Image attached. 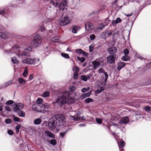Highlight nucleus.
I'll list each match as a JSON object with an SVG mask.
<instances>
[{
    "label": "nucleus",
    "instance_id": "6ab92c4d",
    "mask_svg": "<svg viewBox=\"0 0 151 151\" xmlns=\"http://www.w3.org/2000/svg\"><path fill=\"white\" fill-rule=\"evenodd\" d=\"M80 29V27L79 26H74L73 27L72 29V32L73 33H76L77 31Z\"/></svg>",
    "mask_w": 151,
    "mask_h": 151
},
{
    "label": "nucleus",
    "instance_id": "bb28decb",
    "mask_svg": "<svg viewBox=\"0 0 151 151\" xmlns=\"http://www.w3.org/2000/svg\"><path fill=\"white\" fill-rule=\"evenodd\" d=\"M41 120L39 118L35 119L34 121V124H39L41 123Z\"/></svg>",
    "mask_w": 151,
    "mask_h": 151
},
{
    "label": "nucleus",
    "instance_id": "72a5a7b5",
    "mask_svg": "<svg viewBox=\"0 0 151 151\" xmlns=\"http://www.w3.org/2000/svg\"><path fill=\"white\" fill-rule=\"evenodd\" d=\"M93 101V99L90 98L86 99L85 100V102L88 103H89L90 102H92Z\"/></svg>",
    "mask_w": 151,
    "mask_h": 151
},
{
    "label": "nucleus",
    "instance_id": "7ed1b4c3",
    "mask_svg": "<svg viewBox=\"0 0 151 151\" xmlns=\"http://www.w3.org/2000/svg\"><path fill=\"white\" fill-rule=\"evenodd\" d=\"M69 94V91H65L64 93V95L58 97L55 100V102L60 106L64 104L66 102L67 98L68 97Z\"/></svg>",
    "mask_w": 151,
    "mask_h": 151
},
{
    "label": "nucleus",
    "instance_id": "c85d7f7f",
    "mask_svg": "<svg viewBox=\"0 0 151 151\" xmlns=\"http://www.w3.org/2000/svg\"><path fill=\"white\" fill-rule=\"evenodd\" d=\"M18 81L20 83L24 84L26 83V81L22 78H19L18 79Z\"/></svg>",
    "mask_w": 151,
    "mask_h": 151
},
{
    "label": "nucleus",
    "instance_id": "393cba45",
    "mask_svg": "<svg viewBox=\"0 0 151 151\" xmlns=\"http://www.w3.org/2000/svg\"><path fill=\"white\" fill-rule=\"evenodd\" d=\"M70 118L71 120L75 121H78L80 120V118L78 116H70Z\"/></svg>",
    "mask_w": 151,
    "mask_h": 151
},
{
    "label": "nucleus",
    "instance_id": "a19ab883",
    "mask_svg": "<svg viewBox=\"0 0 151 151\" xmlns=\"http://www.w3.org/2000/svg\"><path fill=\"white\" fill-rule=\"evenodd\" d=\"M49 93L48 92L46 91L43 94V97H47L49 96Z\"/></svg>",
    "mask_w": 151,
    "mask_h": 151
},
{
    "label": "nucleus",
    "instance_id": "5fc2aeb1",
    "mask_svg": "<svg viewBox=\"0 0 151 151\" xmlns=\"http://www.w3.org/2000/svg\"><path fill=\"white\" fill-rule=\"evenodd\" d=\"M13 101L12 100H9L6 101V104L7 105H10L13 103Z\"/></svg>",
    "mask_w": 151,
    "mask_h": 151
},
{
    "label": "nucleus",
    "instance_id": "69168bd1",
    "mask_svg": "<svg viewBox=\"0 0 151 151\" xmlns=\"http://www.w3.org/2000/svg\"><path fill=\"white\" fill-rule=\"evenodd\" d=\"M65 134H66V132H61L60 133V135L62 137H64V136L65 135Z\"/></svg>",
    "mask_w": 151,
    "mask_h": 151
},
{
    "label": "nucleus",
    "instance_id": "ddd939ff",
    "mask_svg": "<svg viewBox=\"0 0 151 151\" xmlns=\"http://www.w3.org/2000/svg\"><path fill=\"white\" fill-rule=\"evenodd\" d=\"M98 72L99 73H104V74L105 76V82H106L107 81V80L108 79V75L107 73L105 72L103 68H100L98 70Z\"/></svg>",
    "mask_w": 151,
    "mask_h": 151
},
{
    "label": "nucleus",
    "instance_id": "cd10ccee",
    "mask_svg": "<svg viewBox=\"0 0 151 151\" xmlns=\"http://www.w3.org/2000/svg\"><path fill=\"white\" fill-rule=\"evenodd\" d=\"M51 3L56 7H57V6H58V3L57 1V0H51Z\"/></svg>",
    "mask_w": 151,
    "mask_h": 151
},
{
    "label": "nucleus",
    "instance_id": "39448f33",
    "mask_svg": "<svg viewBox=\"0 0 151 151\" xmlns=\"http://www.w3.org/2000/svg\"><path fill=\"white\" fill-rule=\"evenodd\" d=\"M70 22V18L68 16H66L63 18H61L59 21V24L61 26L66 25Z\"/></svg>",
    "mask_w": 151,
    "mask_h": 151
},
{
    "label": "nucleus",
    "instance_id": "864d4df0",
    "mask_svg": "<svg viewBox=\"0 0 151 151\" xmlns=\"http://www.w3.org/2000/svg\"><path fill=\"white\" fill-rule=\"evenodd\" d=\"M96 121L98 123L101 124L102 121L101 119L97 118L96 119Z\"/></svg>",
    "mask_w": 151,
    "mask_h": 151
},
{
    "label": "nucleus",
    "instance_id": "4c0bfd02",
    "mask_svg": "<svg viewBox=\"0 0 151 151\" xmlns=\"http://www.w3.org/2000/svg\"><path fill=\"white\" fill-rule=\"evenodd\" d=\"M61 55L62 57L66 58H69V55L67 54L62 53L61 54Z\"/></svg>",
    "mask_w": 151,
    "mask_h": 151
},
{
    "label": "nucleus",
    "instance_id": "8fccbe9b",
    "mask_svg": "<svg viewBox=\"0 0 151 151\" xmlns=\"http://www.w3.org/2000/svg\"><path fill=\"white\" fill-rule=\"evenodd\" d=\"M12 81H10L6 83H5V85L6 86H7L12 84Z\"/></svg>",
    "mask_w": 151,
    "mask_h": 151
},
{
    "label": "nucleus",
    "instance_id": "20e7f679",
    "mask_svg": "<svg viewBox=\"0 0 151 151\" xmlns=\"http://www.w3.org/2000/svg\"><path fill=\"white\" fill-rule=\"evenodd\" d=\"M39 111L41 112H44L47 111V110L50 108V105L48 103H45L43 104L39 105Z\"/></svg>",
    "mask_w": 151,
    "mask_h": 151
},
{
    "label": "nucleus",
    "instance_id": "a18cd8bd",
    "mask_svg": "<svg viewBox=\"0 0 151 151\" xmlns=\"http://www.w3.org/2000/svg\"><path fill=\"white\" fill-rule=\"evenodd\" d=\"M89 89L90 88H83L82 89L81 91L85 93L88 91Z\"/></svg>",
    "mask_w": 151,
    "mask_h": 151
},
{
    "label": "nucleus",
    "instance_id": "052dcab7",
    "mask_svg": "<svg viewBox=\"0 0 151 151\" xmlns=\"http://www.w3.org/2000/svg\"><path fill=\"white\" fill-rule=\"evenodd\" d=\"M14 121L17 122H19L20 121V119L18 117H15L14 118Z\"/></svg>",
    "mask_w": 151,
    "mask_h": 151
},
{
    "label": "nucleus",
    "instance_id": "2eb2a0df",
    "mask_svg": "<svg viewBox=\"0 0 151 151\" xmlns=\"http://www.w3.org/2000/svg\"><path fill=\"white\" fill-rule=\"evenodd\" d=\"M92 63L93 65V69H94L99 68L101 66L100 63H99L98 60L96 59L95 60L93 61Z\"/></svg>",
    "mask_w": 151,
    "mask_h": 151
},
{
    "label": "nucleus",
    "instance_id": "423d86ee",
    "mask_svg": "<svg viewBox=\"0 0 151 151\" xmlns=\"http://www.w3.org/2000/svg\"><path fill=\"white\" fill-rule=\"evenodd\" d=\"M67 1L66 0H63L59 4H58L57 7L59 8L60 10L63 11L67 5Z\"/></svg>",
    "mask_w": 151,
    "mask_h": 151
},
{
    "label": "nucleus",
    "instance_id": "c9c22d12",
    "mask_svg": "<svg viewBox=\"0 0 151 151\" xmlns=\"http://www.w3.org/2000/svg\"><path fill=\"white\" fill-rule=\"evenodd\" d=\"M105 24H104L103 23H101L99 25L98 27V29H102L105 27Z\"/></svg>",
    "mask_w": 151,
    "mask_h": 151
},
{
    "label": "nucleus",
    "instance_id": "f03ea898",
    "mask_svg": "<svg viewBox=\"0 0 151 151\" xmlns=\"http://www.w3.org/2000/svg\"><path fill=\"white\" fill-rule=\"evenodd\" d=\"M42 40L41 37L38 35H36L33 40L32 41L29 47L25 49V50L31 51L32 48L36 47L38 46L41 42Z\"/></svg>",
    "mask_w": 151,
    "mask_h": 151
},
{
    "label": "nucleus",
    "instance_id": "c03bdc74",
    "mask_svg": "<svg viewBox=\"0 0 151 151\" xmlns=\"http://www.w3.org/2000/svg\"><path fill=\"white\" fill-rule=\"evenodd\" d=\"M12 120L10 119H7L5 120V122L6 124L10 123L12 122Z\"/></svg>",
    "mask_w": 151,
    "mask_h": 151
},
{
    "label": "nucleus",
    "instance_id": "6e6d98bb",
    "mask_svg": "<svg viewBox=\"0 0 151 151\" xmlns=\"http://www.w3.org/2000/svg\"><path fill=\"white\" fill-rule=\"evenodd\" d=\"M115 21L117 23L121 22H122L121 19L119 17L117 18L115 20Z\"/></svg>",
    "mask_w": 151,
    "mask_h": 151
},
{
    "label": "nucleus",
    "instance_id": "bf43d9fd",
    "mask_svg": "<svg viewBox=\"0 0 151 151\" xmlns=\"http://www.w3.org/2000/svg\"><path fill=\"white\" fill-rule=\"evenodd\" d=\"M111 23L114 26H115L116 25V24H117L115 20H112L111 21Z\"/></svg>",
    "mask_w": 151,
    "mask_h": 151
},
{
    "label": "nucleus",
    "instance_id": "a878e982",
    "mask_svg": "<svg viewBox=\"0 0 151 151\" xmlns=\"http://www.w3.org/2000/svg\"><path fill=\"white\" fill-rule=\"evenodd\" d=\"M18 114L19 116L24 117L25 116V113L24 111L20 110L18 111Z\"/></svg>",
    "mask_w": 151,
    "mask_h": 151
},
{
    "label": "nucleus",
    "instance_id": "0e129e2a",
    "mask_svg": "<svg viewBox=\"0 0 151 151\" xmlns=\"http://www.w3.org/2000/svg\"><path fill=\"white\" fill-rule=\"evenodd\" d=\"M78 77V74H77L74 73V75L73 76V78L74 79H77Z\"/></svg>",
    "mask_w": 151,
    "mask_h": 151
},
{
    "label": "nucleus",
    "instance_id": "f704fd0d",
    "mask_svg": "<svg viewBox=\"0 0 151 151\" xmlns=\"http://www.w3.org/2000/svg\"><path fill=\"white\" fill-rule=\"evenodd\" d=\"M43 99L41 98H39L36 100V102L37 104H40L42 103V102Z\"/></svg>",
    "mask_w": 151,
    "mask_h": 151
},
{
    "label": "nucleus",
    "instance_id": "f3484780",
    "mask_svg": "<svg viewBox=\"0 0 151 151\" xmlns=\"http://www.w3.org/2000/svg\"><path fill=\"white\" fill-rule=\"evenodd\" d=\"M125 65V63L123 62H119L118 63L117 70H120Z\"/></svg>",
    "mask_w": 151,
    "mask_h": 151
},
{
    "label": "nucleus",
    "instance_id": "680f3d73",
    "mask_svg": "<svg viewBox=\"0 0 151 151\" xmlns=\"http://www.w3.org/2000/svg\"><path fill=\"white\" fill-rule=\"evenodd\" d=\"M79 71V68H76V70L74 72V73L78 74V72Z\"/></svg>",
    "mask_w": 151,
    "mask_h": 151
},
{
    "label": "nucleus",
    "instance_id": "de8ad7c7",
    "mask_svg": "<svg viewBox=\"0 0 151 151\" xmlns=\"http://www.w3.org/2000/svg\"><path fill=\"white\" fill-rule=\"evenodd\" d=\"M93 45H91L89 46V52H91L93 51Z\"/></svg>",
    "mask_w": 151,
    "mask_h": 151
},
{
    "label": "nucleus",
    "instance_id": "aec40b11",
    "mask_svg": "<svg viewBox=\"0 0 151 151\" xmlns=\"http://www.w3.org/2000/svg\"><path fill=\"white\" fill-rule=\"evenodd\" d=\"M32 108L33 110L37 111H39V106L38 104H34L32 106Z\"/></svg>",
    "mask_w": 151,
    "mask_h": 151
},
{
    "label": "nucleus",
    "instance_id": "473e14b6",
    "mask_svg": "<svg viewBox=\"0 0 151 151\" xmlns=\"http://www.w3.org/2000/svg\"><path fill=\"white\" fill-rule=\"evenodd\" d=\"M81 78L83 81H87V78L85 75H82L81 76Z\"/></svg>",
    "mask_w": 151,
    "mask_h": 151
},
{
    "label": "nucleus",
    "instance_id": "f257e3e1",
    "mask_svg": "<svg viewBox=\"0 0 151 151\" xmlns=\"http://www.w3.org/2000/svg\"><path fill=\"white\" fill-rule=\"evenodd\" d=\"M65 121V117L63 115H55L49 119L48 124V127L50 129H54L56 127L63 125Z\"/></svg>",
    "mask_w": 151,
    "mask_h": 151
},
{
    "label": "nucleus",
    "instance_id": "7c9ffc66",
    "mask_svg": "<svg viewBox=\"0 0 151 151\" xmlns=\"http://www.w3.org/2000/svg\"><path fill=\"white\" fill-rule=\"evenodd\" d=\"M28 74V71L27 70V68H26L24 70V72L23 73V75L24 76V77H27V75Z\"/></svg>",
    "mask_w": 151,
    "mask_h": 151
},
{
    "label": "nucleus",
    "instance_id": "49530a36",
    "mask_svg": "<svg viewBox=\"0 0 151 151\" xmlns=\"http://www.w3.org/2000/svg\"><path fill=\"white\" fill-rule=\"evenodd\" d=\"M129 52V50L127 49H125L124 50V53L125 55H127Z\"/></svg>",
    "mask_w": 151,
    "mask_h": 151
},
{
    "label": "nucleus",
    "instance_id": "2f4dec72",
    "mask_svg": "<svg viewBox=\"0 0 151 151\" xmlns=\"http://www.w3.org/2000/svg\"><path fill=\"white\" fill-rule=\"evenodd\" d=\"M110 21V20L108 18H107L105 19L104 23L105 26H106L108 25Z\"/></svg>",
    "mask_w": 151,
    "mask_h": 151
},
{
    "label": "nucleus",
    "instance_id": "b1692460",
    "mask_svg": "<svg viewBox=\"0 0 151 151\" xmlns=\"http://www.w3.org/2000/svg\"><path fill=\"white\" fill-rule=\"evenodd\" d=\"M60 38L58 37H55L51 38V41L52 42H57L59 41Z\"/></svg>",
    "mask_w": 151,
    "mask_h": 151
},
{
    "label": "nucleus",
    "instance_id": "4be33fe9",
    "mask_svg": "<svg viewBox=\"0 0 151 151\" xmlns=\"http://www.w3.org/2000/svg\"><path fill=\"white\" fill-rule=\"evenodd\" d=\"M96 60H98L99 63H100L101 66H103L104 65V60L103 57H101L99 59H97Z\"/></svg>",
    "mask_w": 151,
    "mask_h": 151
},
{
    "label": "nucleus",
    "instance_id": "09e8293b",
    "mask_svg": "<svg viewBox=\"0 0 151 151\" xmlns=\"http://www.w3.org/2000/svg\"><path fill=\"white\" fill-rule=\"evenodd\" d=\"M90 38L91 40H93L95 38V35L94 34H92L90 35Z\"/></svg>",
    "mask_w": 151,
    "mask_h": 151
},
{
    "label": "nucleus",
    "instance_id": "c756f323",
    "mask_svg": "<svg viewBox=\"0 0 151 151\" xmlns=\"http://www.w3.org/2000/svg\"><path fill=\"white\" fill-rule=\"evenodd\" d=\"M121 59L123 61H127L129 60V58L128 56L125 55L121 58Z\"/></svg>",
    "mask_w": 151,
    "mask_h": 151
},
{
    "label": "nucleus",
    "instance_id": "37998d69",
    "mask_svg": "<svg viewBox=\"0 0 151 151\" xmlns=\"http://www.w3.org/2000/svg\"><path fill=\"white\" fill-rule=\"evenodd\" d=\"M78 59L79 61H81V62L82 63L84 61L85 58L84 57H81V58L78 57Z\"/></svg>",
    "mask_w": 151,
    "mask_h": 151
},
{
    "label": "nucleus",
    "instance_id": "ea45409f",
    "mask_svg": "<svg viewBox=\"0 0 151 151\" xmlns=\"http://www.w3.org/2000/svg\"><path fill=\"white\" fill-rule=\"evenodd\" d=\"M50 143L53 145H55L56 144V141L55 139H52L50 141Z\"/></svg>",
    "mask_w": 151,
    "mask_h": 151
},
{
    "label": "nucleus",
    "instance_id": "0eeeda50",
    "mask_svg": "<svg viewBox=\"0 0 151 151\" xmlns=\"http://www.w3.org/2000/svg\"><path fill=\"white\" fill-rule=\"evenodd\" d=\"M18 47L17 48V47H14L12 49L14 50V51L17 52V53L18 54V55L19 57L24 56L28 57L29 56V54L28 53L26 52H23L21 53L20 50H19V49H18Z\"/></svg>",
    "mask_w": 151,
    "mask_h": 151
},
{
    "label": "nucleus",
    "instance_id": "a211bd4d",
    "mask_svg": "<svg viewBox=\"0 0 151 151\" xmlns=\"http://www.w3.org/2000/svg\"><path fill=\"white\" fill-rule=\"evenodd\" d=\"M78 54H83V55L86 56V52L81 49H76V51Z\"/></svg>",
    "mask_w": 151,
    "mask_h": 151
},
{
    "label": "nucleus",
    "instance_id": "5701e85b",
    "mask_svg": "<svg viewBox=\"0 0 151 151\" xmlns=\"http://www.w3.org/2000/svg\"><path fill=\"white\" fill-rule=\"evenodd\" d=\"M0 14L4 16H5L6 14H7L6 9H0Z\"/></svg>",
    "mask_w": 151,
    "mask_h": 151
},
{
    "label": "nucleus",
    "instance_id": "9d476101",
    "mask_svg": "<svg viewBox=\"0 0 151 151\" xmlns=\"http://www.w3.org/2000/svg\"><path fill=\"white\" fill-rule=\"evenodd\" d=\"M33 59L30 58H28L25 59H23L22 60V62L23 63L27 64H28L32 65L35 62V60Z\"/></svg>",
    "mask_w": 151,
    "mask_h": 151
},
{
    "label": "nucleus",
    "instance_id": "e2e57ef3",
    "mask_svg": "<svg viewBox=\"0 0 151 151\" xmlns=\"http://www.w3.org/2000/svg\"><path fill=\"white\" fill-rule=\"evenodd\" d=\"M6 111H11V109L8 106H6Z\"/></svg>",
    "mask_w": 151,
    "mask_h": 151
},
{
    "label": "nucleus",
    "instance_id": "1a4fd4ad",
    "mask_svg": "<svg viewBox=\"0 0 151 151\" xmlns=\"http://www.w3.org/2000/svg\"><path fill=\"white\" fill-rule=\"evenodd\" d=\"M85 28L86 30L91 31L93 29L94 27L93 24L89 22H87L85 24Z\"/></svg>",
    "mask_w": 151,
    "mask_h": 151
},
{
    "label": "nucleus",
    "instance_id": "412c9836",
    "mask_svg": "<svg viewBox=\"0 0 151 151\" xmlns=\"http://www.w3.org/2000/svg\"><path fill=\"white\" fill-rule=\"evenodd\" d=\"M45 133L47 136L50 137H51L52 138H54L55 137L54 134L49 131H46L45 132Z\"/></svg>",
    "mask_w": 151,
    "mask_h": 151
},
{
    "label": "nucleus",
    "instance_id": "79ce46f5",
    "mask_svg": "<svg viewBox=\"0 0 151 151\" xmlns=\"http://www.w3.org/2000/svg\"><path fill=\"white\" fill-rule=\"evenodd\" d=\"M145 109L146 111L148 112L151 111V108L150 106H147L145 107Z\"/></svg>",
    "mask_w": 151,
    "mask_h": 151
},
{
    "label": "nucleus",
    "instance_id": "338daca9",
    "mask_svg": "<svg viewBox=\"0 0 151 151\" xmlns=\"http://www.w3.org/2000/svg\"><path fill=\"white\" fill-rule=\"evenodd\" d=\"M132 14H133V13L132 12H131V13L129 14H126V13L124 14L126 15V16L127 17H129L131 16Z\"/></svg>",
    "mask_w": 151,
    "mask_h": 151
},
{
    "label": "nucleus",
    "instance_id": "9b49d317",
    "mask_svg": "<svg viewBox=\"0 0 151 151\" xmlns=\"http://www.w3.org/2000/svg\"><path fill=\"white\" fill-rule=\"evenodd\" d=\"M23 108V105L21 103H18L16 104L14 107V110L15 112L18 111L19 110H21Z\"/></svg>",
    "mask_w": 151,
    "mask_h": 151
},
{
    "label": "nucleus",
    "instance_id": "774afa93",
    "mask_svg": "<svg viewBox=\"0 0 151 151\" xmlns=\"http://www.w3.org/2000/svg\"><path fill=\"white\" fill-rule=\"evenodd\" d=\"M40 29H41V31H42V32L44 31L45 30V28L42 26L41 27Z\"/></svg>",
    "mask_w": 151,
    "mask_h": 151
},
{
    "label": "nucleus",
    "instance_id": "4468645a",
    "mask_svg": "<svg viewBox=\"0 0 151 151\" xmlns=\"http://www.w3.org/2000/svg\"><path fill=\"white\" fill-rule=\"evenodd\" d=\"M129 119L128 117H123L119 121V123L121 124H126L128 122Z\"/></svg>",
    "mask_w": 151,
    "mask_h": 151
},
{
    "label": "nucleus",
    "instance_id": "f8f14e48",
    "mask_svg": "<svg viewBox=\"0 0 151 151\" xmlns=\"http://www.w3.org/2000/svg\"><path fill=\"white\" fill-rule=\"evenodd\" d=\"M108 52L110 55H116L114 54L117 51V49L116 47H112L109 48L108 49Z\"/></svg>",
    "mask_w": 151,
    "mask_h": 151
},
{
    "label": "nucleus",
    "instance_id": "e433bc0d",
    "mask_svg": "<svg viewBox=\"0 0 151 151\" xmlns=\"http://www.w3.org/2000/svg\"><path fill=\"white\" fill-rule=\"evenodd\" d=\"M12 63L14 64L17 63L18 62L17 58L14 57L12 58Z\"/></svg>",
    "mask_w": 151,
    "mask_h": 151
},
{
    "label": "nucleus",
    "instance_id": "4d7b16f0",
    "mask_svg": "<svg viewBox=\"0 0 151 151\" xmlns=\"http://www.w3.org/2000/svg\"><path fill=\"white\" fill-rule=\"evenodd\" d=\"M69 89L71 91H73L75 90V88L74 86H72L69 87Z\"/></svg>",
    "mask_w": 151,
    "mask_h": 151
},
{
    "label": "nucleus",
    "instance_id": "603ef678",
    "mask_svg": "<svg viewBox=\"0 0 151 151\" xmlns=\"http://www.w3.org/2000/svg\"><path fill=\"white\" fill-rule=\"evenodd\" d=\"M125 145V142L124 141H121L120 142L119 145V146H121V147H124Z\"/></svg>",
    "mask_w": 151,
    "mask_h": 151
},
{
    "label": "nucleus",
    "instance_id": "dca6fc26",
    "mask_svg": "<svg viewBox=\"0 0 151 151\" xmlns=\"http://www.w3.org/2000/svg\"><path fill=\"white\" fill-rule=\"evenodd\" d=\"M91 94V92L90 91L88 93H84L82 94L81 96V98L82 99H83L85 98L89 97Z\"/></svg>",
    "mask_w": 151,
    "mask_h": 151
},
{
    "label": "nucleus",
    "instance_id": "13d9d810",
    "mask_svg": "<svg viewBox=\"0 0 151 151\" xmlns=\"http://www.w3.org/2000/svg\"><path fill=\"white\" fill-rule=\"evenodd\" d=\"M7 132L9 134L11 135H12L13 134V132L11 130H8Z\"/></svg>",
    "mask_w": 151,
    "mask_h": 151
},
{
    "label": "nucleus",
    "instance_id": "3c124183",
    "mask_svg": "<svg viewBox=\"0 0 151 151\" xmlns=\"http://www.w3.org/2000/svg\"><path fill=\"white\" fill-rule=\"evenodd\" d=\"M20 126L19 125H18L16 126V132H19V129L20 128Z\"/></svg>",
    "mask_w": 151,
    "mask_h": 151
},
{
    "label": "nucleus",
    "instance_id": "58836bf2",
    "mask_svg": "<svg viewBox=\"0 0 151 151\" xmlns=\"http://www.w3.org/2000/svg\"><path fill=\"white\" fill-rule=\"evenodd\" d=\"M50 19H46L44 20V21L42 22V25H45L46 24H47V23L48 22H50Z\"/></svg>",
    "mask_w": 151,
    "mask_h": 151
},
{
    "label": "nucleus",
    "instance_id": "6e6552de",
    "mask_svg": "<svg viewBox=\"0 0 151 151\" xmlns=\"http://www.w3.org/2000/svg\"><path fill=\"white\" fill-rule=\"evenodd\" d=\"M116 56V55H112L108 56L106 58L107 62L110 64L114 63Z\"/></svg>",
    "mask_w": 151,
    "mask_h": 151
}]
</instances>
